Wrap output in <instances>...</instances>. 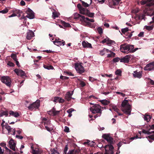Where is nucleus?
Listing matches in <instances>:
<instances>
[{
  "mask_svg": "<svg viewBox=\"0 0 154 154\" xmlns=\"http://www.w3.org/2000/svg\"><path fill=\"white\" fill-rule=\"evenodd\" d=\"M116 93L118 94H120L121 96H122L123 97H124L125 96V94L119 91L116 92Z\"/></svg>",
  "mask_w": 154,
  "mask_h": 154,
  "instance_id": "nucleus-57",
  "label": "nucleus"
},
{
  "mask_svg": "<svg viewBox=\"0 0 154 154\" xmlns=\"http://www.w3.org/2000/svg\"><path fill=\"white\" fill-rule=\"evenodd\" d=\"M80 85L82 87H83L86 85L85 83L83 81H81L80 82Z\"/></svg>",
  "mask_w": 154,
  "mask_h": 154,
  "instance_id": "nucleus-59",
  "label": "nucleus"
},
{
  "mask_svg": "<svg viewBox=\"0 0 154 154\" xmlns=\"http://www.w3.org/2000/svg\"><path fill=\"white\" fill-rule=\"evenodd\" d=\"M27 15L26 17L29 18L30 19H33L34 18L35 16L33 11L29 8H28L26 11Z\"/></svg>",
  "mask_w": 154,
  "mask_h": 154,
  "instance_id": "nucleus-7",
  "label": "nucleus"
},
{
  "mask_svg": "<svg viewBox=\"0 0 154 154\" xmlns=\"http://www.w3.org/2000/svg\"><path fill=\"white\" fill-rule=\"evenodd\" d=\"M44 67L45 69L48 70L52 69H53V67L51 66H47L46 65H44Z\"/></svg>",
  "mask_w": 154,
  "mask_h": 154,
  "instance_id": "nucleus-35",
  "label": "nucleus"
},
{
  "mask_svg": "<svg viewBox=\"0 0 154 154\" xmlns=\"http://www.w3.org/2000/svg\"><path fill=\"white\" fill-rule=\"evenodd\" d=\"M122 142H119L118 144V149L119 150L120 147L122 146Z\"/></svg>",
  "mask_w": 154,
  "mask_h": 154,
  "instance_id": "nucleus-61",
  "label": "nucleus"
},
{
  "mask_svg": "<svg viewBox=\"0 0 154 154\" xmlns=\"http://www.w3.org/2000/svg\"><path fill=\"white\" fill-rule=\"evenodd\" d=\"M64 131L66 132H69V128L67 126H65L64 129Z\"/></svg>",
  "mask_w": 154,
  "mask_h": 154,
  "instance_id": "nucleus-53",
  "label": "nucleus"
},
{
  "mask_svg": "<svg viewBox=\"0 0 154 154\" xmlns=\"http://www.w3.org/2000/svg\"><path fill=\"white\" fill-rule=\"evenodd\" d=\"M89 80L91 82H94L95 80H97V79H95L93 77L90 76L89 78Z\"/></svg>",
  "mask_w": 154,
  "mask_h": 154,
  "instance_id": "nucleus-49",
  "label": "nucleus"
},
{
  "mask_svg": "<svg viewBox=\"0 0 154 154\" xmlns=\"http://www.w3.org/2000/svg\"><path fill=\"white\" fill-rule=\"evenodd\" d=\"M85 14L87 15L89 17H93L94 16V13L89 12H86V14Z\"/></svg>",
  "mask_w": 154,
  "mask_h": 154,
  "instance_id": "nucleus-36",
  "label": "nucleus"
},
{
  "mask_svg": "<svg viewBox=\"0 0 154 154\" xmlns=\"http://www.w3.org/2000/svg\"><path fill=\"white\" fill-rule=\"evenodd\" d=\"M131 58V56L130 55H128L125 56L121 58L120 62L124 63H128Z\"/></svg>",
  "mask_w": 154,
  "mask_h": 154,
  "instance_id": "nucleus-12",
  "label": "nucleus"
},
{
  "mask_svg": "<svg viewBox=\"0 0 154 154\" xmlns=\"http://www.w3.org/2000/svg\"><path fill=\"white\" fill-rule=\"evenodd\" d=\"M34 36V32L32 31L29 30L27 33L26 38L30 40Z\"/></svg>",
  "mask_w": 154,
  "mask_h": 154,
  "instance_id": "nucleus-18",
  "label": "nucleus"
},
{
  "mask_svg": "<svg viewBox=\"0 0 154 154\" xmlns=\"http://www.w3.org/2000/svg\"><path fill=\"white\" fill-rule=\"evenodd\" d=\"M121 51L125 53H127L129 51L128 45H123L120 48Z\"/></svg>",
  "mask_w": 154,
  "mask_h": 154,
  "instance_id": "nucleus-16",
  "label": "nucleus"
},
{
  "mask_svg": "<svg viewBox=\"0 0 154 154\" xmlns=\"http://www.w3.org/2000/svg\"><path fill=\"white\" fill-rule=\"evenodd\" d=\"M105 152L104 154H114V147L111 144H108L104 146Z\"/></svg>",
  "mask_w": 154,
  "mask_h": 154,
  "instance_id": "nucleus-3",
  "label": "nucleus"
},
{
  "mask_svg": "<svg viewBox=\"0 0 154 154\" xmlns=\"http://www.w3.org/2000/svg\"><path fill=\"white\" fill-rule=\"evenodd\" d=\"M128 28H126L124 29H122L121 30L122 32V33H125L128 32Z\"/></svg>",
  "mask_w": 154,
  "mask_h": 154,
  "instance_id": "nucleus-47",
  "label": "nucleus"
},
{
  "mask_svg": "<svg viewBox=\"0 0 154 154\" xmlns=\"http://www.w3.org/2000/svg\"><path fill=\"white\" fill-rule=\"evenodd\" d=\"M109 52H110L109 50L106 48H104L103 50L100 51V54L101 55L103 56L106 53H108Z\"/></svg>",
  "mask_w": 154,
  "mask_h": 154,
  "instance_id": "nucleus-25",
  "label": "nucleus"
},
{
  "mask_svg": "<svg viewBox=\"0 0 154 154\" xmlns=\"http://www.w3.org/2000/svg\"><path fill=\"white\" fill-rule=\"evenodd\" d=\"M8 112L7 111H5L1 112L0 114V117L2 116H8Z\"/></svg>",
  "mask_w": 154,
  "mask_h": 154,
  "instance_id": "nucleus-38",
  "label": "nucleus"
},
{
  "mask_svg": "<svg viewBox=\"0 0 154 154\" xmlns=\"http://www.w3.org/2000/svg\"><path fill=\"white\" fill-rule=\"evenodd\" d=\"M1 80L3 83L5 84L7 86H10L11 83V80L8 76H3L1 79Z\"/></svg>",
  "mask_w": 154,
  "mask_h": 154,
  "instance_id": "nucleus-4",
  "label": "nucleus"
},
{
  "mask_svg": "<svg viewBox=\"0 0 154 154\" xmlns=\"http://www.w3.org/2000/svg\"><path fill=\"white\" fill-rule=\"evenodd\" d=\"M133 74L134 77L135 78H137L140 79L142 77L141 72H138L137 71H135L134 72V73Z\"/></svg>",
  "mask_w": 154,
  "mask_h": 154,
  "instance_id": "nucleus-21",
  "label": "nucleus"
},
{
  "mask_svg": "<svg viewBox=\"0 0 154 154\" xmlns=\"http://www.w3.org/2000/svg\"><path fill=\"white\" fill-rule=\"evenodd\" d=\"M115 44V41L113 40H110L109 38L106 44L109 46H111L112 45H113Z\"/></svg>",
  "mask_w": 154,
  "mask_h": 154,
  "instance_id": "nucleus-32",
  "label": "nucleus"
},
{
  "mask_svg": "<svg viewBox=\"0 0 154 154\" xmlns=\"http://www.w3.org/2000/svg\"><path fill=\"white\" fill-rule=\"evenodd\" d=\"M2 128L3 130L4 129H6L8 131V134H10L11 131H12L13 128H11V127L8 125H6L4 126L2 125V124H1Z\"/></svg>",
  "mask_w": 154,
  "mask_h": 154,
  "instance_id": "nucleus-22",
  "label": "nucleus"
},
{
  "mask_svg": "<svg viewBox=\"0 0 154 154\" xmlns=\"http://www.w3.org/2000/svg\"><path fill=\"white\" fill-rule=\"evenodd\" d=\"M151 129L154 130V124L150 126V128L149 129V131H150Z\"/></svg>",
  "mask_w": 154,
  "mask_h": 154,
  "instance_id": "nucleus-64",
  "label": "nucleus"
},
{
  "mask_svg": "<svg viewBox=\"0 0 154 154\" xmlns=\"http://www.w3.org/2000/svg\"><path fill=\"white\" fill-rule=\"evenodd\" d=\"M115 74L116 75H120L121 74V71L120 69H118L116 71Z\"/></svg>",
  "mask_w": 154,
  "mask_h": 154,
  "instance_id": "nucleus-48",
  "label": "nucleus"
},
{
  "mask_svg": "<svg viewBox=\"0 0 154 154\" xmlns=\"http://www.w3.org/2000/svg\"><path fill=\"white\" fill-rule=\"evenodd\" d=\"M9 114L10 115L17 117L19 116V114L17 112H14L13 111H10Z\"/></svg>",
  "mask_w": 154,
  "mask_h": 154,
  "instance_id": "nucleus-29",
  "label": "nucleus"
},
{
  "mask_svg": "<svg viewBox=\"0 0 154 154\" xmlns=\"http://www.w3.org/2000/svg\"><path fill=\"white\" fill-rule=\"evenodd\" d=\"M11 56L14 61H16V60H17V56L16 54H12Z\"/></svg>",
  "mask_w": 154,
  "mask_h": 154,
  "instance_id": "nucleus-39",
  "label": "nucleus"
},
{
  "mask_svg": "<svg viewBox=\"0 0 154 154\" xmlns=\"http://www.w3.org/2000/svg\"><path fill=\"white\" fill-rule=\"evenodd\" d=\"M77 7L79 9L80 13L82 14H85L86 11L84 8H83L81 6V4H79L77 5Z\"/></svg>",
  "mask_w": 154,
  "mask_h": 154,
  "instance_id": "nucleus-23",
  "label": "nucleus"
},
{
  "mask_svg": "<svg viewBox=\"0 0 154 154\" xmlns=\"http://www.w3.org/2000/svg\"><path fill=\"white\" fill-rule=\"evenodd\" d=\"M40 100H37L35 102L31 104L28 107V109L31 110L38 109L40 106Z\"/></svg>",
  "mask_w": 154,
  "mask_h": 154,
  "instance_id": "nucleus-5",
  "label": "nucleus"
},
{
  "mask_svg": "<svg viewBox=\"0 0 154 154\" xmlns=\"http://www.w3.org/2000/svg\"><path fill=\"white\" fill-rule=\"evenodd\" d=\"M120 58L116 57L113 59V62L116 63L119 62V60L120 61Z\"/></svg>",
  "mask_w": 154,
  "mask_h": 154,
  "instance_id": "nucleus-44",
  "label": "nucleus"
},
{
  "mask_svg": "<svg viewBox=\"0 0 154 154\" xmlns=\"http://www.w3.org/2000/svg\"><path fill=\"white\" fill-rule=\"evenodd\" d=\"M32 154H41V151L38 149H32Z\"/></svg>",
  "mask_w": 154,
  "mask_h": 154,
  "instance_id": "nucleus-28",
  "label": "nucleus"
},
{
  "mask_svg": "<svg viewBox=\"0 0 154 154\" xmlns=\"http://www.w3.org/2000/svg\"><path fill=\"white\" fill-rule=\"evenodd\" d=\"M51 114H53V116H55L58 114L60 112L59 111L55 110L54 108L49 111Z\"/></svg>",
  "mask_w": 154,
  "mask_h": 154,
  "instance_id": "nucleus-27",
  "label": "nucleus"
},
{
  "mask_svg": "<svg viewBox=\"0 0 154 154\" xmlns=\"http://www.w3.org/2000/svg\"><path fill=\"white\" fill-rule=\"evenodd\" d=\"M62 23L64 26L65 27H69L70 26V25L68 23H66L64 21H63Z\"/></svg>",
  "mask_w": 154,
  "mask_h": 154,
  "instance_id": "nucleus-43",
  "label": "nucleus"
},
{
  "mask_svg": "<svg viewBox=\"0 0 154 154\" xmlns=\"http://www.w3.org/2000/svg\"><path fill=\"white\" fill-rule=\"evenodd\" d=\"M0 146L4 147L6 146V143L5 142H3L0 143Z\"/></svg>",
  "mask_w": 154,
  "mask_h": 154,
  "instance_id": "nucleus-63",
  "label": "nucleus"
},
{
  "mask_svg": "<svg viewBox=\"0 0 154 154\" xmlns=\"http://www.w3.org/2000/svg\"><path fill=\"white\" fill-rule=\"evenodd\" d=\"M60 79H61L63 80L67 79L69 78L65 76H63L62 75H61L60 76Z\"/></svg>",
  "mask_w": 154,
  "mask_h": 154,
  "instance_id": "nucleus-56",
  "label": "nucleus"
},
{
  "mask_svg": "<svg viewBox=\"0 0 154 154\" xmlns=\"http://www.w3.org/2000/svg\"><path fill=\"white\" fill-rule=\"evenodd\" d=\"M148 139H151L152 140H154V134L152 135H150L148 137H146ZM149 142L151 143L152 142L150 140L148 139Z\"/></svg>",
  "mask_w": 154,
  "mask_h": 154,
  "instance_id": "nucleus-37",
  "label": "nucleus"
},
{
  "mask_svg": "<svg viewBox=\"0 0 154 154\" xmlns=\"http://www.w3.org/2000/svg\"><path fill=\"white\" fill-rule=\"evenodd\" d=\"M147 131L143 129L142 131V132L145 134H147L148 135H150L151 134V133L150 131Z\"/></svg>",
  "mask_w": 154,
  "mask_h": 154,
  "instance_id": "nucleus-42",
  "label": "nucleus"
},
{
  "mask_svg": "<svg viewBox=\"0 0 154 154\" xmlns=\"http://www.w3.org/2000/svg\"><path fill=\"white\" fill-rule=\"evenodd\" d=\"M140 4L142 5L146 4L147 6H150L154 5V0H142Z\"/></svg>",
  "mask_w": 154,
  "mask_h": 154,
  "instance_id": "nucleus-8",
  "label": "nucleus"
},
{
  "mask_svg": "<svg viewBox=\"0 0 154 154\" xmlns=\"http://www.w3.org/2000/svg\"><path fill=\"white\" fill-rule=\"evenodd\" d=\"M102 137L107 140L108 143L111 144L113 142L112 138L108 134H104L102 136Z\"/></svg>",
  "mask_w": 154,
  "mask_h": 154,
  "instance_id": "nucleus-10",
  "label": "nucleus"
},
{
  "mask_svg": "<svg viewBox=\"0 0 154 154\" xmlns=\"http://www.w3.org/2000/svg\"><path fill=\"white\" fill-rule=\"evenodd\" d=\"M45 128L49 132L51 131L53 129L52 128H50L47 126H45Z\"/></svg>",
  "mask_w": 154,
  "mask_h": 154,
  "instance_id": "nucleus-54",
  "label": "nucleus"
},
{
  "mask_svg": "<svg viewBox=\"0 0 154 154\" xmlns=\"http://www.w3.org/2000/svg\"><path fill=\"white\" fill-rule=\"evenodd\" d=\"M74 109L72 108L66 111L68 113H71L72 112L74 111Z\"/></svg>",
  "mask_w": 154,
  "mask_h": 154,
  "instance_id": "nucleus-52",
  "label": "nucleus"
},
{
  "mask_svg": "<svg viewBox=\"0 0 154 154\" xmlns=\"http://www.w3.org/2000/svg\"><path fill=\"white\" fill-rule=\"evenodd\" d=\"M128 45V47L129 51L133 49L134 48L133 45Z\"/></svg>",
  "mask_w": 154,
  "mask_h": 154,
  "instance_id": "nucleus-55",
  "label": "nucleus"
},
{
  "mask_svg": "<svg viewBox=\"0 0 154 154\" xmlns=\"http://www.w3.org/2000/svg\"><path fill=\"white\" fill-rule=\"evenodd\" d=\"M59 14V13L56 12V11L52 13V17L54 19H55L58 17Z\"/></svg>",
  "mask_w": 154,
  "mask_h": 154,
  "instance_id": "nucleus-34",
  "label": "nucleus"
},
{
  "mask_svg": "<svg viewBox=\"0 0 154 154\" xmlns=\"http://www.w3.org/2000/svg\"><path fill=\"white\" fill-rule=\"evenodd\" d=\"M144 35V32H141L138 35V36L140 37H143Z\"/></svg>",
  "mask_w": 154,
  "mask_h": 154,
  "instance_id": "nucleus-60",
  "label": "nucleus"
},
{
  "mask_svg": "<svg viewBox=\"0 0 154 154\" xmlns=\"http://www.w3.org/2000/svg\"><path fill=\"white\" fill-rule=\"evenodd\" d=\"M152 118V116L147 114H146L144 115L143 118L144 120L146 121L147 122H149L150 121V119Z\"/></svg>",
  "mask_w": 154,
  "mask_h": 154,
  "instance_id": "nucleus-24",
  "label": "nucleus"
},
{
  "mask_svg": "<svg viewBox=\"0 0 154 154\" xmlns=\"http://www.w3.org/2000/svg\"><path fill=\"white\" fill-rule=\"evenodd\" d=\"M14 71L17 75L20 76L21 77L25 76V72L20 69H14Z\"/></svg>",
  "mask_w": 154,
  "mask_h": 154,
  "instance_id": "nucleus-13",
  "label": "nucleus"
},
{
  "mask_svg": "<svg viewBox=\"0 0 154 154\" xmlns=\"http://www.w3.org/2000/svg\"><path fill=\"white\" fill-rule=\"evenodd\" d=\"M97 31L99 34H101L103 33V29L101 27H99L97 28Z\"/></svg>",
  "mask_w": 154,
  "mask_h": 154,
  "instance_id": "nucleus-40",
  "label": "nucleus"
},
{
  "mask_svg": "<svg viewBox=\"0 0 154 154\" xmlns=\"http://www.w3.org/2000/svg\"><path fill=\"white\" fill-rule=\"evenodd\" d=\"M75 69L77 72L80 74H82L85 72L84 68L80 63H75Z\"/></svg>",
  "mask_w": 154,
  "mask_h": 154,
  "instance_id": "nucleus-6",
  "label": "nucleus"
},
{
  "mask_svg": "<svg viewBox=\"0 0 154 154\" xmlns=\"http://www.w3.org/2000/svg\"><path fill=\"white\" fill-rule=\"evenodd\" d=\"M68 149V145H66L64 148V151L65 154H75V152L74 150H69L68 152L67 153V152Z\"/></svg>",
  "mask_w": 154,
  "mask_h": 154,
  "instance_id": "nucleus-20",
  "label": "nucleus"
},
{
  "mask_svg": "<svg viewBox=\"0 0 154 154\" xmlns=\"http://www.w3.org/2000/svg\"><path fill=\"white\" fill-rule=\"evenodd\" d=\"M75 18H78L81 21H85L86 18L83 16L78 14H75Z\"/></svg>",
  "mask_w": 154,
  "mask_h": 154,
  "instance_id": "nucleus-17",
  "label": "nucleus"
},
{
  "mask_svg": "<svg viewBox=\"0 0 154 154\" xmlns=\"http://www.w3.org/2000/svg\"><path fill=\"white\" fill-rule=\"evenodd\" d=\"M64 73H66L68 75L71 76H73V75L70 72H64Z\"/></svg>",
  "mask_w": 154,
  "mask_h": 154,
  "instance_id": "nucleus-62",
  "label": "nucleus"
},
{
  "mask_svg": "<svg viewBox=\"0 0 154 154\" xmlns=\"http://www.w3.org/2000/svg\"><path fill=\"white\" fill-rule=\"evenodd\" d=\"M82 44L84 48H92L91 44L88 43L87 41H83L82 43Z\"/></svg>",
  "mask_w": 154,
  "mask_h": 154,
  "instance_id": "nucleus-19",
  "label": "nucleus"
},
{
  "mask_svg": "<svg viewBox=\"0 0 154 154\" xmlns=\"http://www.w3.org/2000/svg\"><path fill=\"white\" fill-rule=\"evenodd\" d=\"M101 103L104 105H107L110 103L109 101L106 100H103L99 101Z\"/></svg>",
  "mask_w": 154,
  "mask_h": 154,
  "instance_id": "nucleus-31",
  "label": "nucleus"
},
{
  "mask_svg": "<svg viewBox=\"0 0 154 154\" xmlns=\"http://www.w3.org/2000/svg\"><path fill=\"white\" fill-rule=\"evenodd\" d=\"M59 97H54V99L53 101L57 103L59 102Z\"/></svg>",
  "mask_w": 154,
  "mask_h": 154,
  "instance_id": "nucleus-46",
  "label": "nucleus"
},
{
  "mask_svg": "<svg viewBox=\"0 0 154 154\" xmlns=\"http://www.w3.org/2000/svg\"><path fill=\"white\" fill-rule=\"evenodd\" d=\"M145 70L151 71L154 70V62L147 64L144 68Z\"/></svg>",
  "mask_w": 154,
  "mask_h": 154,
  "instance_id": "nucleus-9",
  "label": "nucleus"
},
{
  "mask_svg": "<svg viewBox=\"0 0 154 154\" xmlns=\"http://www.w3.org/2000/svg\"><path fill=\"white\" fill-rule=\"evenodd\" d=\"M110 52L109 53H110V54H107V57L108 58L109 57H113L115 56V53L112 51H111L109 50Z\"/></svg>",
  "mask_w": 154,
  "mask_h": 154,
  "instance_id": "nucleus-30",
  "label": "nucleus"
},
{
  "mask_svg": "<svg viewBox=\"0 0 154 154\" xmlns=\"http://www.w3.org/2000/svg\"><path fill=\"white\" fill-rule=\"evenodd\" d=\"M128 102V100H125L122 103V110L126 114L130 115L131 110V106Z\"/></svg>",
  "mask_w": 154,
  "mask_h": 154,
  "instance_id": "nucleus-1",
  "label": "nucleus"
},
{
  "mask_svg": "<svg viewBox=\"0 0 154 154\" xmlns=\"http://www.w3.org/2000/svg\"><path fill=\"white\" fill-rule=\"evenodd\" d=\"M59 103H63L64 101H65V100L62 98H61L60 97H59Z\"/></svg>",
  "mask_w": 154,
  "mask_h": 154,
  "instance_id": "nucleus-58",
  "label": "nucleus"
},
{
  "mask_svg": "<svg viewBox=\"0 0 154 154\" xmlns=\"http://www.w3.org/2000/svg\"><path fill=\"white\" fill-rule=\"evenodd\" d=\"M90 111L93 114L97 113L94 116V118L100 116L102 110L101 106L98 104H95L90 108Z\"/></svg>",
  "mask_w": 154,
  "mask_h": 154,
  "instance_id": "nucleus-2",
  "label": "nucleus"
},
{
  "mask_svg": "<svg viewBox=\"0 0 154 154\" xmlns=\"http://www.w3.org/2000/svg\"><path fill=\"white\" fill-rule=\"evenodd\" d=\"M145 28L147 30L150 31L153 29V26L152 25L151 26H144Z\"/></svg>",
  "mask_w": 154,
  "mask_h": 154,
  "instance_id": "nucleus-33",
  "label": "nucleus"
},
{
  "mask_svg": "<svg viewBox=\"0 0 154 154\" xmlns=\"http://www.w3.org/2000/svg\"><path fill=\"white\" fill-rule=\"evenodd\" d=\"M73 94V91H69L67 92L65 95V99L68 101L71 100L72 98V96Z\"/></svg>",
  "mask_w": 154,
  "mask_h": 154,
  "instance_id": "nucleus-15",
  "label": "nucleus"
},
{
  "mask_svg": "<svg viewBox=\"0 0 154 154\" xmlns=\"http://www.w3.org/2000/svg\"><path fill=\"white\" fill-rule=\"evenodd\" d=\"M85 20L88 21H90V22H92V23L94 22V20L93 19H89V18H87V17L86 18V20Z\"/></svg>",
  "mask_w": 154,
  "mask_h": 154,
  "instance_id": "nucleus-51",
  "label": "nucleus"
},
{
  "mask_svg": "<svg viewBox=\"0 0 154 154\" xmlns=\"http://www.w3.org/2000/svg\"><path fill=\"white\" fill-rule=\"evenodd\" d=\"M53 42L54 44L58 46L62 45L63 46L65 45V42L63 40L61 41L60 39L59 38H58V39H56Z\"/></svg>",
  "mask_w": 154,
  "mask_h": 154,
  "instance_id": "nucleus-14",
  "label": "nucleus"
},
{
  "mask_svg": "<svg viewBox=\"0 0 154 154\" xmlns=\"http://www.w3.org/2000/svg\"><path fill=\"white\" fill-rule=\"evenodd\" d=\"M8 144L10 148L14 151H15V148L16 145V143L13 139H11L9 140L8 142Z\"/></svg>",
  "mask_w": 154,
  "mask_h": 154,
  "instance_id": "nucleus-11",
  "label": "nucleus"
},
{
  "mask_svg": "<svg viewBox=\"0 0 154 154\" xmlns=\"http://www.w3.org/2000/svg\"><path fill=\"white\" fill-rule=\"evenodd\" d=\"M8 11V10L7 8H5L3 10L0 11V13H2V14H5L7 13Z\"/></svg>",
  "mask_w": 154,
  "mask_h": 154,
  "instance_id": "nucleus-41",
  "label": "nucleus"
},
{
  "mask_svg": "<svg viewBox=\"0 0 154 154\" xmlns=\"http://www.w3.org/2000/svg\"><path fill=\"white\" fill-rule=\"evenodd\" d=\"M80 0V1H81L82 5L85 7H89V6L91 4L92 1V0H90V2H89V3H88L86 2H85L84 1H82L81 0Z\"/></svg>",
  "mask_w": 154,
  "mask_h": 154,
  "instance_id": "nucleus-26",
  "label": "nucleus"
},
{
  "mask_svg": "<svg viewBox=\"0 0 154 154\" xmlns=\"http://www.w3.org/2000/svg\"><path fill=\"white\" fill-rule=\"evenodd\" d=\"M109 38H106L105 39H104L102 41V42L103 43H106V44H107V41H108V40H109Z\"/></svg>",
  "mask_w": 154,
  "mask_h": 154,
  "instance_id": "nucleus-50",
  "label": "nucleus"
},
{
  "mask_svg": "<svg viewBox=\"0 0 154 154\" xmlns=\"http://www.w3.org/2000/svg\"><path fill=\"white\" fill-rule=\"evenodd\" d=\"M7 65L11 67H14L15 66L14 64L11 61H8Z\"/></svg>",
  "mask_w": 154,
  "mask_h": 154,
  "instance_id": "nucleus-45",
  "label": "nucleus"
}]
</instances>
